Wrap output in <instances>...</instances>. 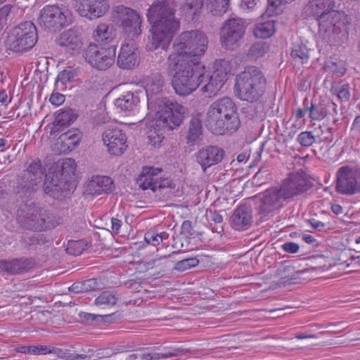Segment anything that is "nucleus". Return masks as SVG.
Segmentation results:
<instances>
[{"label": "nucleus", "mask_w": 360, "mask_h": 360, "mask_svg": "<svg viewBox=\"0 0 360 360\" xmlns=\"http://www.w3.org/2000/svg\"><path fill=\"white\" fill-rule=\"evenodd\" d=\"M174 188L175 184L169 178H162L157 174V180L155 183V191L164 188Z\"/></svg>", "instance_id": "51"}, {"label": "nucleus", "mask_w": 360, "mask_h": 360, "mask_svg": "<svg viewBox=\"0 0 360 360\" xmlns=\"http://www.w3.org/2000/svg\"><path fill=\"white\" fill-rule=\"evenodd\" d=\"M207 43L206 35L199 30L184 32L176 37L173 44L174 51L169 55L167 67L176 86L182 89L194 86L193 69L200 64L195 58L205 53Z\"/></svg>", "instance_id": "1"}, {"label": "nucleus", "mask_w": 360, "mask_h": 360, "mask_svg": "<svg viewBox=\"0 0 360 360\" xmlns=\"http://www.w3.org/2000/svg\"><path fill=\"white\" fill-rule=\"evenodd\" d=\"M237 107L229 97H223L214 101L209 107L205 124L215 135L235 132L240 126Z\"/></svg>", "instance_id": "5"}, {"label": "nucleus", "mask_w": 360, "mask_h": 360, "mask_svg": "<svg viewBox=\"0 0 360 360\" xmlns=\"http://www.w3.org/2000/svg\"><path fill=\"white\" fill-rule=\"evenodd\" d=\"M181 233L186 234L187 237L194 236V231L191 221H184L181 225Z\"/></svg>", "instance_id": "61"}, {"label": "nucleus", "mask_w": 360, "mask_h": 360, "mask_svg": "<svg viewBox=\"0 0 360 360\" xmlns=\"http://www.w3.org/2000/svg\"><path fill=\"white\" fill-rule=\"evenodd\" d=\"M102 138L108 152L112 155L120 156L128 147L126 134L117 127L105 129L103 132Z\"/></svg>", "instance_id": "19"}, {"label": "nucleus", "mask_w": 360, "mask_h": 360, "mask_svg": "<svg viewBox=\"0 0 360 360\" xmlns=\"http://www.w3.org/2000/svg\"><path fill=\"white\" fill-rule=\"evenodd\" d=\"M266 79L259 68L248 66L236 77L234 93L241 101L257 103L266 91Z\"/></svg>", "instance_id": "6"}, {"label": "nucleus", "mask_w": 360, "mask_h": 360, "mask_svg": "<svg viewBox=\"0 0 360 360\" xmlns=\"http://www.w3.org/2000/svg\"><path fill=\"white\" fill-rule=\"evenodd\" d=\"M344 263H337L332 257L329 249L316 250V280L330 278L332 274L322 275L321 273L328 271L333 266L342 265Z\"/></svg>", "instance_id": "25"}, {"label": "nucleus", "mask_w": 360, "mask_h": 360, "mask_svg": "<svg viewBox=\"0 0 360 360\" xmlns=\"http://www.w3.org/2000/svg\"><path fill=\"white\" fill-rule=\"evenodd\" d=\"M37 264L33 257H15L0 260V269L9 275H20L30 271Z\"/></svg>", "instance_id": "22"}, {"label": "nucleus", "mask_w": 360, "mask_h": 360, "mask_svg": "<svg viewBox=\"0 0 360 360\" xmlns=\"http://www.w3.org/2000/svg\"><path fill=\"white\" fill-rule=\"evenodd\" d=\"M162 172L161 168L153 167H144L141 173L136 179V184L143 191L150 189L155 192V183L157 180V174Z\"/></svg>", "instance_id": "28"}, {"label": "nucleus", "mask_w": 360, "mask_h": 360, "mask_svg": "<svg viewBox=\"0 0 360 360\" xmlns=\"http://www.w3.org/2000/svg\"><path fill=\"white\" fill-rule=\"evenodd\" d=\"M145 241L150 245L157 246L161 243V240L158 237V233L154 231H148L144 236Z\"/></svg>", "instance_id": "56"}, {"label": "nucleus", "mask_w": 360, "mask_h": 360, "mask_svg": "<svg viewBox=\"0 0 360 360\" xmlns=\"http://www.w3.org/2000/svg\"><path fill=\"white\" fill-rule=\"evenodd\" d=\"M81 138L82 134L78 129H72L62 134L57 142L58 150L63 153L73 150L79 143Z\"/></svg>", "instance_id": "27"}, {"label": "nucleus", "mask_w": 360, "mask_h": 360, "mask_svg": "<svg viewBox=\"0 0 360 360\" xmlns=\"http://www.w3.org/2000/svg\"><path fill=\"white\" fill-rule=\"evenodd\" d=\"M13 6L6 4L0 8V34L7 27L8 17L11 11Z\"/></svg>", "instance_id": "50"}, {"label": "nucleus", "mask_w": 360, "mask_h": 360, "mask_svg": "<svg viewBox=\"0 0 360 360\" xmlns=\"http://www.w3.org/2000/svg\"><path fill=\"white\" fill-rule=\"evenodd\" d=\"M47 240L44 234L34 233L32 235H25L21 239V243L25 248L31 250L37 245H42L46 244Z\"/></svg>", "instance_id": "39"}, {"label": "nucleus", "mask_w": 360, "mask_h": 360, "mask_svg": "<svg viewBox=\"0 0 360 360\" xmlns=\"http://www.w3.org/2000/svg\"><path fill=\"white\" fill-rule=\"evenodd\" d=\"M209 219L211 221L214 222L216 227L212 228L213 232L221 233L223 231V226L221 225L223 222L222 216L217 211L210 210L209 212Z\"/></svg>", "instance_id": "49"}, {"label": "nucleus", "mask_w": 360, "mask_h": 360, "mask_svg": "<svg viewBox=\"0 0 360 360\" xmlns=\"http://www.w3.org/2000/svg\"><path fill=\"white\" fill-rule=\"evenodd\" d=\"M325 69L330 70L338 76H342L346 72V68L344 67V65H341L340 68H338L336 63H331L330 65H327V66L325 67Z\"/></svg>", "instance_id": "62"}, {"label": "nucleus", "mask_w": 360, "mask_h": 360, "mask_svg": "<svg viewBox=\"0 0 360 360\" xmlns=\"http://www.w3.org/2000/svg\"><path fill=\"white\" fill-rule=\"evenodd\" d=\"M192 75L194 83H195L194 86L191 84L189 87L182 89L176 86L174 82H172V87L177 94L187 96L196 90L200 84L205 83L202 90L207 94L208 97H212L217 94L227 80V73L225 70L217 69L210 74L201 64H198L195 68L193 69Z\"/></svg>", "instance_id": "7"}, {"label": "nucleus", "mask_w": 360, "mask_h": 360, "mask_svg": "<svg viewBox=\"0 0 360 360\" xmlns=\"http://www.w3.org/2000/svg\"><path fill=\"white\" fill-rule=\"evenodd\" d=\"M117 23L129 37H136L141 33L142 19L137 11L131 8L117 7Z\"/></svg>", "instance_id": "15"}, {"label": "nucleus", "mask_w": 360, "mask_h": 360, "mask_svg": "<svg viewBox=\"0 0 360 360\" xmlns=\"http://www.w3.org/2000/svg\"><path fill=\"white\" fill-rule=\"evenodd\" d=\"M204 5V0H186L181 6L182 12L187 15H191L194 20L196 15H198Z\"/></svg>", "instance_id": "37"}, {"label": "nucleus", "mask_w": 360, "mask_h": 360, "mask_svg": "<svg viewBox=\"0 0 360 360\" xmlns=\"http://www.w3.org/2000/svg\"><path fill=\"white\" fill-rule=\"evenodd\" d=\"M87 243L84 240H70L66 251L72 255H79L87 248Z\"/></svg>", "instance_id": "44"}, {"label": "nucleus", "mask_w": 360, "mask_h": 360, "mask_svg": "<svg viewBox=\"0 0 360 360\" xmlns=\"http://www.w3.org/2000/svg\"><path fill=\"white\" fill-rule=\"evenodd\" d=\"M334 0H316L319 36L330 45L340 44L347 39L349 21L345 13L333 10Z\"/></svg>", "instance_id": "4"}, {"label": "nucleus", "mask_w": 360, "mask_h": 360, "mask_svg": "<svg viewBox=\"0 0 360 360\" xmlns=\"http://www.w3.org/2000/svg\"><path fill=\"white\" fill-rule=\"evenodd\" d=\"M230 0H206L205 6L208 13L214 16L223 15L229 9Z\"/></svg>", "instance_id": "35"}, {"label": "nucleus", "mask_w": 360, "mask_h": 360, "mask_svg": "<svg viewBox=\"0 0 360 360\" xmlns=\"http://www.w3.org/2000/svg\"><path fill=\"white\" fill-rule=\"evenodd\" d=\"M275 31L274 20H269L257 24L254 29V34L257 38L266 39L271 37Z\"/></svg>", "instance_id": "36"}, {"label": "nucleus", "mask_w": 360, "mask_h": 360, "mask_svg": "<svg viewBox=\"0 0 360 360\" xmlns=\"http://www.w3.org/2000/svg\"><path fill=\"white\" fill-rule=\"evenodd\" d=\"M155 124L150 127L148 132V138L149 140V143L153 146L154 147L159 146L160 143L163 141L165 139V131H170L174 129V128L169 129L167 126H164L162 124H159L158 122V117L155 115Z\"/></svg>", "instance_id": "33"}, {"label": "nucleus", "mask_w": 360, "mask_h": 360, "mask_svg": "<svg viewBox=\"0 0 360 360\" xmlns=\"http://www.w3.org/2000/svg\"><path fill=\"white\" fill-rule=\"evenodd\" d=\"M202 136V120L200 115L192 116L188 124L186 136V143L191 146L198 143Z\"/></svg>", "instance_id": "30"}, {"label": "nucleus", "mask_w": 360, "mask_h": 360, "mask_svg": "<svg viewBox=\"0 0 360 360\" xmlns=\"http://www.w3.org/2000/svg\"><path fill=\"white\" fill-rule=\"evenodd\" d=\"M148 101V108L158 117V123L169 129L179 127L183 122L186 108L176 101L160 95L164 79L157 72L145 77L143 81Z\"/></svg>", "instance_id": "2"}, {"label": "nucleus", "mask_w": 360, "mask_h": 360, "mask_svg": "<svg viewBox=\"0 0 360 360\" xmlns=\"http://www.w3.org/2000/svg\"><path fill=\"white\" fill-rule=\"evenodd\" d=\"M58 46L65 47L66 52L75 55L80 52L82 47V38L76 30L70 29L63 32L57 41Z\"/></svg>", "instance_id": "24"}, {"label": "nucleus", "mask_w": 360, "mask_h": 360, "mask_svg": "<svg viewBox=\"0 0 360 360\" xmlns=\"http://www.w3.org/2000/svg\"><path fill=\"white\" fill-rule=\"evenodd\" d=\"M175 0H158L153 3L147 13L148 20L152 26L151 37L147 45L149 51L161 49L165 56L174 34L179 27L175 18Z\"/></svg>", "instance_id": "3"}, {"label": "nucleus", "mask_w": 360, "mask_h": 360, "mask_svg": "<svg viewBox=\"0 0 360 360\" xmlns=\"http://www.w3.org/2000/svg\"><path fill=\"white\" fill-rule=\"evenodd\" d=\"M118 297L112 292L105 290L102 292L95 300L96 306H114L117 302Z\"/></svg>", "instance_id": "42"}, {"label": "nucleus", "mask_w": 360, "mask_h": 360, "mask_svg": "<svg viewBox=\"0 0 360 360\" xmlns=\"http://www.w3.org/2000/svg\"><path fill=\"white\" fill-rule=\"evenodd\" d=\"M49 354H53L59 358L65 360H85L90 358V356L86 354L72 353L70 350L63 349L58 347L50 348Z\"/></svg>", "instance_id": "38"}, {"label": "nucleus", "mask_w": 360, "mask_h": 360, "mask_svg": "<svg viewBox=\"0 0 360 360\" xmlns=\"http://www.w3.org/2000/svg\"><path fill=\"white\" fill-rule=\"evenodd\" d=\"M113 189V181L107 176H93L87 185L86 190L91 195L110 193Z\"/></svg>", "instance_id": "29"}, {"label": "nucleus", "mask_w": 360, "mask_h": 360, "mask_svg": "<svg viewBox=\"0 0 360 360\" xmlns=\"http://www.w3.org/2000/svg\"><path fill=\"white\" fill-rule=\"evenodd\" d=\"M98 323H112L120 318V314L112 313L106 315H98Z\"/></svg>", "instance_id": "60"}, {"label": "nucleus", "mask_w": 360, "mask_h": 360, "mask_svg": "<svg viewBox=\"0 0 360 360\" xmlns=\"http://www.w3.org/2000/svg\"><path fill=\"white\" fill-rule=\"evenodd\" d=\"M77 119V115L72 109L58 112L53 122V130L58 131L60 127L70 125Z\"/></svg>", "instance_id": "34"}, {"label": "nucleus", "mask_w": 360, "mask_h": 360, "mask_svg": "<svg viewBox=\"0 0 360 360\" xmlns=\"http://www.w3.org/2000/svg\"><path fill=\"white\" fill-rule=\"evenodd\" d=\"M191 354V349L179 347H164L163 351L160 352V357L161 359H169L176 356H187Z\"/></svg>", "instance_id": "40"}, {"label": "nucleus", "mask_w": 360, "mask_h": 360, "mask_svg": "<svg viewBox=\"0 0 360 360\" xmlns=\"http://www.w3.org/2000/svg\"><path fill=\"white\" fill-rule=\"evenodd\" d=\"M115 54V46L99 48L97 45L91 44L85 50L84 58L91 67L98 70H105L113 65Z\"/></svg>", "instance_id": "14"}, {"label": "nucleus", "mask_w": 360, "mask_h": 360, "mask_svg": "<svg viewBox=\"0 0 360 360\" xmlns=\"http://www.w3.org/2000/svg\"><path fill=\"white\" fill-rule=\"evenodd\" d=\"M283 250L288 253H297L300 249L297 243L293 242H287L282 245Z\"/></svg>", "instance_id": "64"}, {"label": "nucleus", "mask_w": 360, "mask_h": 360, "mask_svg": "<svg viewBox=\"0 0 360 360\" xmlns=\"http://www.w3.org/2000/svg\"><path fill=\"white\" fill-rule=\"evenodd\" d=\"M246 25L240 18H229L225 21L220 30V42L225 49H237L245 33Z\"/></svg>", "instance_id": "12"}, {"label": "nucleus", "mask_w": 360, "mask_h": 360, "mask_svg": "<svg viewBox=\"0 0 360 360\" xmlns=\"http://www.w3.org/2000/svg\"><path fill=\"white\" fill-rule=\"evenodd\" d=\"M331 91L335 94L342 102H347L350 98L349 84L343 81L336 83L332 86Z\"/></svg>", "instance_id": "41"}, {"label": "nucleus", "mask_w": 360, "mask_h": 360, "mask_svg": "<svg viewBox=\"0 0 360 360\" xmlns=\"http://www.w3.org/2000/svg\"><path fill=\"white\" fill-rule=\"evenodd\" d=\"M116 37L114 27L106 23H101L94 31L93 37L99 43L107 44L112 41Z\"/></svg>", "instance_id": "32"}, {"label": "nucleus", "mask_w": 360, "mask_h": 360, "mask_svg": "<svg viewBox=\"0 0 360 360\" xmlns=\"http://www.w3.org/2000/svg\"><path fill=\"white\" fill-rule=\"evenodd\" d=\"M84 292L100 289L101 283L97 278H90L82 281Z\"/></svg>", "instance_id": "53"}, {"label": "nucleus", "mask_w": 360, "mask_h": 360, "mask_svg": "<svg viewBox=\"0 0 360 360\" xmlns=\"http://www.w3.org/2000/svg\"><path fill=\"white\" fill-rule=\"evenodd\" d=\"M49 218L45 210L33 207L28 209L25 214L19 216L18 221L25 229L41 231L49 228Z\"/></svg>", "instance_id": "18"}, {"label": "nucleus", "mask_w": 360, "mask_h": 360, "mask_svg": "<svg viewBox=\"0 0 360 360\" xmlns=\"http://www.w3.org/2000/svg\"><path fill=\"white\" fill-rule=\"evenodd\" d=\"M44 173L45 169L42 168L41 160L39 158L33 160L27 169L18 176L15 192L22 198H31L41 182Z\"/></svg>", "instance_id": "10"}, {"label": "nucleus", "mask_w": 360, "mask_h": 360, "mask_svg": "<svg viewBox=\"0 0 360 360\" xmlns=\"http://www.w3.org/2000/svg\"><path fill=\"white\" fill-rule=\"evenodd\" d=\"M330 101L328 98L320 97L319 105H316V120L321 121L327 118Z\"/></svg>", "instance_id": "48"}, {"label": "nucleus", "mask_w": 360, "mask_h": 360, "mask_svg": "<svg viewBox=\"0 0 360 360\" xmlns=\"http://www.w3.org/2000/svg\"><path fill=\"white\" fill-rule=\"evenodd\" d=\"M285 193L281 185L280 187L270 188L263 193H259L257 196L260 200L259 213L266 216L274 210L282 207L283 202L290 199L289 196L285 195Z\"/></svg>", "instance_id": "16"}, {"label": "nucleus", "mask_w": 360, "mask_h": 360, "mask_svg": "<svg viewBox=\"0 0 360 360\" xmlns=\"http://www.w3.org/2000/svg\"><path fill=\"white\" fill-rule=\"evenodd\" d=\"M302 16L305 19L314 18L315 17V0H309L304 7Z\"/></svg>", "instance_id": "54"}, {"label": "nucleus", "mask_w": 360, "mask_h": 360, "mask_svg": "<svg viewBox=\"0 0 360 360\" xmlns=\"http://www.w3.org/2000/svg\"><path fill=\"white\" fill-rule=\"evenodd\" d=\"M335 188L338 193L346 195L360 193V168L340 167L336 173Z\"/></svg>", "instance_id": "13"}, {"label": "nucleus", "mask_w": 360, "mask_h": 360, "mask_svg": "<svg viewBox=\"0 0 360 360\" xmlns=\"http://www.w3.org/2000/svg\"><path fill=\"white\" fill-rule=\"evenodd\" d=\"M79 316L83 323H98V314H91L88 312L81 311L79 314Z\"/></svg>", "instance_id": "57"}, {"label": "nucleus", "mask_w": 360, "mask_h": 360, "mask_svg": "<svg viewBox=\"0 0 360 360\" xmlns=\"http://www.w3.org/2000/svg\"><path fill=\"white\" fill-rule=\"evenodd\" d=\"M37 39L38 34L35 25L31 21H25L13 29L7 39V44L11 51L20 53L32 49Z\"/></svg>", "instance_id": "9"}, {"label": "nucleus", "mask_w": 360, "mask_h": 360, "mask_svg": "<svg viewBox=\"0 0 360 360\" xmlns=\"http://www.w3.org/2000/svg\"><path fill=\"white\" fill-rule=\"evenodd\" d=\"M76 11L89 20L103 16L109 8L107 0H76Z\"/></svg>", "instance_id": "20"}, {"label": "nucleus", "mask_w": 360, "mask_h": 360, "mask_svg": "<svg viewBox=\"0 0 360 360\" xmlns=\"http://www.w3.org/2000/svg\"><path fill=\"white\" fill-rule=\"evenodd\" d=\"M199 260L196 257L184 258L175 263L174 269L178 271H184L196 266Z\"/></svg>", "instance_id": "46"}, {"label": "nucleus", "mask_w": 360, "mask_h": 360, "mask_svg": "<svg viewBox=\"0 0 360 360\" xmlns=\"http://www.w3.org/2000/svg\"><path fill=\"white\" fill-rule=\"evenodd\" d=\"M328 120H329V117H327V118L324 119L322 124L316 123V127L317 126L319 127V129L321 133V134H318L317 136H323L322 137L320 138V140L328 139V134H329L330 133V127L328 126Z\"/></svg>", "instance_id": "55"}, {"label": "nucleus", "mask_w": 360, "mask_h": 360, "mask_svg": "<svg viewBox=\"0 0 360 360\" xmlns=\"http://www.w3.org/2000/svg\"><path fill=\"white\" fill-rule=\"evenodd\" d=\"M68 13V10L58 4L46 5L40 10L37 23L44 31L55 32L69 25Z\"/></svg>", "instance_id": "11"}, {"label": "nucleus", "mask_w": 360, "mask_h": 360, "mask_svg": "<svg viewBox=\"0 0 360 360\" xmlns=\"http://www.w3.org/2000/svg\"><path fill=\"white\" fill-rule=\"evenodd\" d=\"M261 0H241L240 7L243 9L253 11L258 8Z\"/></svg>", "instance_id": "58"}, {"label": "nucleus", "mask_w": 360, "mask_h": 360, "mask_svg": "<svg viewBox=\"0 0 360 360\" xmlns=\"http://www.w3.org/2000/svg\"><path fill=\"white\" fill-rule=\"evenodd\" d=\"M252 223V210L250 205L238 206L231 216V224L236 230L248 229Z\"/></svg>", "instance_id": "26"}, {"label": "nucleus", "mask_w": 360, "mask_h": 360, "mask_svg": "<svg viewBox=\"0 0 360 360\" xmlns=\"http://www.w3.org/2000/svg\"><path fill=\"white\" fill-rule=\"evenodd\" d=\"M224 155L225 151L223 148L212 145L202 148L195 154V161L200 165L203 172L221 162Z\"/></svg>", "instance_id": "21"}, {"label": "nucleus", "mask_w": 360, "mask_h": 360, "mask_svg": "<svg viewBox=\"0 0 360 360\" xmlns=\"http://www.w3.org/2000/svg\"><path fill=\"white\" fill-rule=\"evenodd\" d=\"M74 72L70 70H63L60 72L55 81V87L58 90L66 89V84L73 81Z\"/></svg>", "instance_id": "43"}, {"label": "nucleus", "mask_w": 360, "mask_h": 360, "mask_svg": "<svg viewBox=\"0 0 360 360\" xmlns=\"http://www.w3.org/2000/svg\"><path fill=\"white\" fill-rule=\"evenodd\" d=\"M49 101L53 105L58 106L64 103L65 96L58 92H53L50 96Z\"/></svg>", "instance_id": "63"}, {"label": "nucleus", "mask_w": 360, "mask_h": 360, "mask_svg": "<svg viewBox=\"0 0 360 360\" xmlns=\"http://www.w3.org/2000/svg\"><path fill=\"white\" fill-rule=\"evenodd\" d=\"M309 49L302 44H294L292 47L291 56L295 60H300L302 63L307 60L309 58Z\"/></svg>", "instance_id": "45"}, {"label": "nucleus", "mask_w": 360, "mask_h": 360, "mask_svg": "<svg viewBox=\"0 0 360 360\" xmlns=\"http://www.w3.org/2000/svg\"><path fill=\"white\" fill-rule=\"evenodd\" d=\"M139 52L134 42L130 41L121 45L117 58V65L122 70H133L139 64Z\"/></svg>", "instance_id": "23"}, {"label": "nucleus", "mask_w": 360, "mask_h": 360, "mask_svg": "<svg viewBox=\"0 0 360 360\" xmlns=\"http://www.w3.org/2000/svg\"><path fill=\"white\" fill-rule=\"evenodd\" d=\"M50 347L46 345H32L31 349V354L34 355H41V354H49Z\"/></svg>", "instance_id": "59"}, {"label": "nucleus", "mask_w": 360, "mask_h": 360, "mask_svg": "<svg viewBox=\"0 0 360 360\" xmlns=\"http://www.w3.org/2000/svg\"><path fill=\"white\" fill-rule=\"evenodd\" d=\"M139 97L137 93L129 91L122 96L117 98L115 101V105L124 112H130L134 110L139 103Z\"/></svg>", "instance_id": "31"}, {"label": "nucleus", "mask_w": 360, "mask_h": 360, "mask_svg": "<svg viewBox=\"0 0 360 360\" xmlns=\"http://www.w3.org/2000/svg\"><path fill=\"white\" fill-rule=\"evenodd\" d=\"M297 140L302 146H309L315 141V137L311 131H304L299 134Z\"/></svg>", "instance_id": "52"}, {"label": "nucleus", "mask_w": 360, "mask_h": 360, "mask_svg": "<svg viewBox=\"0 0 360 360\" xmlns=\"http://www.w3.org/2000/svg\"><path fill=\"white\" fill-rule=\"evenodd\" d=\"M269 46L264 42H257L252 44L249 50V55L255 58L264 56L267 52Z\"/></svg>", "instance_id": "47"}, {"label": "nucleus", "mask_w": 360, "mask_h": 360, "mask_svg": "<svg viewBox=\"0 0 360 360\" xmlns=\"http://www.w3.org/2000/svg\"><path fill=\"white\" fill-rule=\"evenodd\" d=\"M312 181L313 179L305 172L300 170L297 172L290 173L281 186L286 192L285 195L291 198L311 188Z\"/></svg>", "instance_id": "17"}, {"label": "nucleus", "mask_w": 360, "mask_h": 360, "mask_svg": "<svg viewBox=\"0 0 360 360\" xmlns=\"http://www.w3.org/2000/svg\"><path fill=\"white\" fill-rule=\"evenodd\" d=\"M76 170L75 160L66 158L52 165L45 174L43 188L46 194L54 199H62L67 191V184Z\"/></svg>", "instance_id": "8"}]
</instances>
